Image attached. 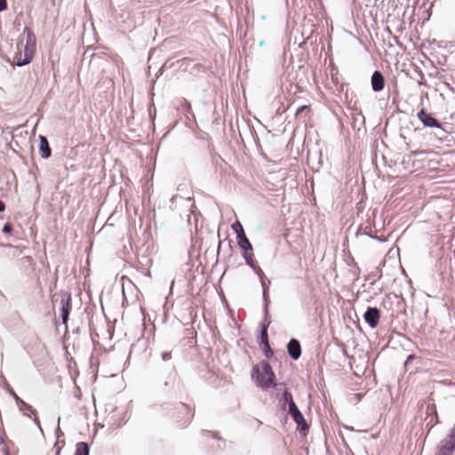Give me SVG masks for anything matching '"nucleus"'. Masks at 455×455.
<instances>
[{"label": "nucleus", "mask_w": 455, "mask_h": 455, "mask_svg": "<svg viewBox=\"0 0 455 455\" xmlns=\"http://www.w3.org/2000/svg\"><path fill=\"white\" fill-rule=\"evenodd\" d=\"M418 117L421 123L427 127H435L443 130L442 124L434 118L430 114L427 113L424 109H421L418 113Z\"/></svg>", "instance_id": "6"}, {"label": "nucleus", "mask_w": 455, "mask_h": 455, "mask_svg": "<svg viewBox=\"0 0 455 455\" xmlns=\"http://www.w3.org/2000/svg\"><path fill=\"white\" fill-rule=\"evenodd\" d=\"M9 393L13 397V399L15 400V402L17 403V406L20 409V411L25 416H28L29 418L31 417V414L36 416V410L30 404L25 403L21 398H20L17 395V394L12 389H10Z\"/></svg>", "instance_id": "4"}, {"label": "nucleus", "mask_w": 455, "mask_h": 455, "mask_svg": "<svg viewBox=\"0 0 455 455\" xmlns=\"http://www.w3.org/2000/svg\"><path fill=\"white\" fill-rule=\"evenodd\" d=\"M171 353L165 352L162 354V358L164 361H168L171 359Z\"/></svg>", "instance_id": "21"}, {"label": "nucleus", "mask_w": 455, "mask_h": 455, "mask_svg": "<svg viewBox=\"0 0 455 455\" xmlns=\"http://www.w3.org/2000/svg\"><path fill=\"white\" fill-rule=\"evenodd\" d=\"M23 34L26 36L24 54H17L14 58L15 63L18 67H22L28 64L32 60L36 51V36L34 33L28 28H25Z\"/></svg>", "instance_id": "2"}, {"label": "nucleus", "mask_w": 455, "mask_h": 455, "mask_svg": "<svg viewBox=\"0 0 455 455\" xmlns=\"http://www.w3.org/2000/svg\"><path fill=\"white\" fill-rule=\"evenodd\" d=\"M6 9V0H0V12Z\"/></svg>", "instance_id": "22"}, {"label": "nucleus", "mask_w": 455, "mask_h": 455, "mask_svg": "<svg viewBox=\"0 0 455 455\" xmlns=\"http://www.w3.org/2000/svg\"><path fill=\"white\" fill-rule=\"evenodd\" d=\"M287 350H288L289 355L294 360H298L301 355L300 344L295 339H291L289 341V343L287 344Z\"/></svg>", "instance_id": "9"}, {"label": "nucleus", "mask_w": 455, "mask_h": 455, "mask_svg": "<svg viewBox=\"0 0 455 455\" xmlns=\"http://www.w3.org/2000/svg\"><path fill=\"white\" fill-rule=\"evenodd\" d=\"M59 296L60 297V315L62 323L67 324L71 309V294L62 291L59 293Z\"/></svg>", "instance_id": "3"}, {"label": "nucleus", "mask_w": 455, "mask_h": 455, "mask_svg": "<svg viewBox=\"0 0 455 455\" xmlns=\"http://www.w3.org/2000/svg\"><path fill=\"white\" fill-rule=\"evenodd\" d=\"M33 421L41 429L39 419L36 417L33 419Z\"/></svg>", "instance_id": "26"}, {"label": "nucleus", "mask_w": 455, "mask_h": 455, "mask_svg": "<svg viewBox=\"0 0 455 455\" xmlns=\"http://www.w3.org/2000/svg\"><path fill=\"white\" fill-rule=\"evenodd\" d=\"M251 378L254 379L256 385L262 389H268L271 387H275V373L267 362H263L260 366L253 368Z\"/></svg>", "instance_id": "1"}, {"label": "nucleus", "mask_w": 455, "mask_h": 455, "mask_svg": "<svg viewBox=\"0 0 455 455\" xmlns=\"http://www.w3.org/2000/svg\"><path fill=\"white\" fill-rule=\"evenodd\" d=\"M243 258L245 259V262L248 266H250L252 269H256V263L253 259V255L252 253H249L248 251L247 252H244L243 253Z\"/></svg>", "instance_id": "14"}, {"label": "nucleus", "mask_w": 455, "mask_h": 455, "mask_svg": "<svg viewBox=\"0 0 455 455\" xmlns=\"http://www.w3.org/2000/svg\"><path fill=\"white\" fill-rule=\"evenodd\" d=\"M260 283H261L263 290L265 289V287H268L267 283V281H266V278H264V280H261Z\"/></svg>", "instance_id": "25"}, {"label": "nucleus", "mask_w": 455, "mask_h": 455, "mask_svg": "<svg viewBox=\"0 0 455 455\" xmlns=\"http://www.w3.org/2000/svg\"><path fill=\"white\" fill-rule=\"evenodd\" d=\"M380 312L377 307H368L364 313V320L371 328H375L379 321Z\"/></svg>", "instance_id": "5"}, {"label": "nucleus", "mask_w": 455, "mask_h": 455, "mask_svg": "<svg viewBox=\"0 0 455 455\" xmlns=\"http://www.w3.org/2000/svg\"><path fill=\"white\" fill-rule=\"evenodd\" d=\"M447 439L453 442V443H455V425L451 428V435L448 436Z\"/></svg>", "instance_id": "20"}, {"label": "nucleus", "mask_w": 455, "mask_h": 455, "mask_svg": "<svg viewBox=\"0 0 455 455\" xmlns=\"http://www.w3.org/2000/svg\"><path fill=\"white\" fill-rule=\"evenodd\" d=\"M306 108H307V106H301L298 108L296 115L298 116L301 111L305 110Z\"/></svg>", "instance_id": "23"}, {"label": "nucleus", "mask_w": 455, "mask_h": 455, "mask_svg": "<svg viewBox=\"0 0 455 455\" xmlns=\"http://www.w3.org/2000/svg\"><path fill=\"white\" fill-rule=\"evenodd\" d=\"M237 238V243L239 247L244 251L247 252L249 251H252V246L246 237L245 234H243V235H240Z\"/></svg>", "instance_id": "12"}, {"label": "nucleus", "mask_w": 455, "mask_h": 455, "mask_svg": "<svg viewBox=\"0 0 455 455\" xmlns=\"http://www.w3.org/2000/svg\"><path fill=\"white\" fill-rule=\"evenodd\" d=\"M371 87L374 92H380L385 86V78L381 72L374 71L371 76Z\"/></svg>", "instance_id": "8"}, {"label": "nucleus", "mask_w": 455, "mask_h": 455, "mask_svg": "<svg viewBox=\"0 0 455 455\" xmlns=\"http://www.w3.org/2000/svg\"><path fill=\"white\" fill-rule=\"evenodd\" d=\"M39 140H40V145H39L40 155L43 158L46 159V158L50 157V156L52 154L48 140L43 135L39 136Z\"/></svg>", "instance_id": "11"}, {"label": "nucleus", "mask_w": 455, "mask_h": 455, "mask_svg": "<svg viewBox=\"0 0 455 455\" xmlns=\"http://www.w3.org/2000/svg\"><path fill=\"white\" fill-rule=\"evenodd\" d=\"M12 230V226L9 223L4 224L3 227L2 232L5 234H10Z\"/></svg>", "instance_id": "19"}, {"label": "nucleus", "mask_w": 455, "mask_h": 455, "mask_svg": "<svg viewBox=\"0 0 455 455\" xmlns=\"http://www.w3.org/2000/svg\"><path fill=\"white\" fill-rule=\"evenodd\" d=\"M267 291H268V287H265V289L263 290V298H264L265 301H267Z\"/></svg>", "instance_id": "24"}, {"label": "nucleus", "mask_w": 455, "mask_h": 455, "mask_svg": "<svg viewBox=\"0 0 455 455\" xmlns=\"http://www.w3.org/2000/svg\"><path fill=\"white\" fill-rule=\"evenodd\" d=\"M4 211V204L0 200V212Z\"/></svg>", "instance_id": "27"}, {"label": "nucleus", "mask_w": 455, "mask_h": 455, "mask_svg": "<svg viewBox=\"0 0 455 455\" xmlns=\"http://www.w3.org/2000/svg\"><path fill=\"white\" fill-rule=\"evenodd\" d=\"M265 315H266V319L267 318V311L266 310L265 312Z\"/></svg>", "instance_id": "29"}, {"label": "nucleus", "mask_w": 455, "mask_h": 455, "mask_svg": "<svg viewBox=\"0 0 455 455\" xmlns=\"http://www.w3.org/2000/svg\"><path fill=\"white\" fill-rule=\"evenodd\" d=\"M289 414L292 418V419L298 424L299 427H301V429H304L307 426L306 420L297 407L296 403L290 404L289 406Z\"/></svg>", "instance_id": "7"}, {"label": "nucleus", "mask_w": 455, "mask_h": 455, "mask_svg": "<svg viewBox=\"0 0 455 455\" xmlns=\"http://www.w3.org/2000/svg\"><path fill=\"white\" fill-rule=\"evenodd\" d=\"M283 398V401L288 403V406H290V404L295 403L291 394L287 390H284Z\"/></svg>", "instance_id": "17"}, {"label": "nucleus", "mask_w": 455, "mask_h": 455, "mask_svg": "<svg viewBox=\"0 0 455 455\" xmlns=\"http://www.w3.org/2000/svg\"><path fill=\"white\" fill-rule=\"evenodd\" d=\"M182 408H183L184 410H187V407H186L184 404H182Z\"/></svg>", "instance_id": "30"}, {"label": "nucleus", "mask_w": 455, "mask_h": 455, "mask_svg": "<svg viewBox=\"0 0 455 455\" xmlns=\"http://www.w3.org/2000/svg\"><path fill=\"white\" fill-rule=\"evenodd\" d=\"M257 275H259V277L260 278V281L261 280H264V278H266L265 276V274L264 272L262 271V269L260 267H259L258 266H256V269H253Z\"/></svg>", "instance_id": "18"}, {"label": "nucleus", "mask_w": 455, "mask_h": 455, "mask_svg": "<svg viewBox=\"0 0 455 455\" xmlns=\"http://www.w3.org/2000/svg\"><path fill=\"white\" fill-rule=\"evenodd\" d=\"M455 450V443L447 438L442 441L436 455H451Z\"/></svg>", "instance_id": "10"}, {"label": "nucleus", "mask_w": 455, "mask_h": 455, "mask_svg": "<svg viewBox=\"0 0 455 455\" xmlns=\"http://www.w3.org/2000/svg\"><path fill=\"white\" fill-rule=\"evenodd\" d=\"M262 331H261V341L266 344L267 348H269L268 343H267V327L264 323H261Z\"/></svg>", "instance_id": "16"}, {"label": "nucleus", "mask_w": 455, "mask_h": 455, "mask_svg": "<svg viewBox=\"0 0 455 455\" xmlns=\"http://www.w3.org/2000/svg\"><path fill=\"white\" fill-rule=\"evenodd\" d=\"M75 455H89V446L86 443L80 442L76 444Z\"/></svg>", "instance_id": "13"}, {"label": "nucleus", "mask_w": 455, "mask_h": 455, "mask_svg": "<svg viewBox=\"0 0 455 455\" xmlns=\"http://www.w3.org/2000/svg\"><path fill=\"white\" fill-rule=\"evenodd\" d=\"M412 358H413V355H409V356H408L407 361H410V360H411Z\"/></svg>", "instance_id": "28"}, {"label": "nucleus", "mask_w": 455, "mask_h": 455, "mask_svg": "<svg viewBox=\"0 0 455 455\" xmlns=\"http://www.w3.org/2000/svg\"><path fill=\"white\" fill-rule=\"evenodd\" d=\"M232 229L236 234V237H238L240 235H243V234H244L243 228L242 224L238 220L235 221L232 224Z\"/></svg>", "instance_id": "15"}]
</instances>
